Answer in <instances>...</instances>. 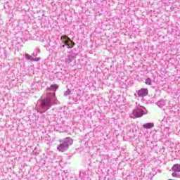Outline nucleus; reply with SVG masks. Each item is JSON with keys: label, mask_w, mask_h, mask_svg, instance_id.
<instances>
[{"label": "nucleus", "mask_w": 180, "mask_h": 180, "mask_svg": "<svg viewBox=\"0 0 180 180\" xmlns=\"http://www.w3.org/2000/svg\"><path fill=\"white\" fill-rule=\"evenodd\" d=\"M77 58V53L74 51H68V55L65 58V63L68 67H74L75 65V58Z\"/></svg>", "instance_id": "7ed1b4c3"}, {"label": "nucleus", "mask_w": 180, "mask_h": 180, "mask_svg": "<svg viewBox=\"0 0 180 180\" xmlns=\"http://www.w3.org/2000/svg\"><path fill=\"white\" fill-rule=\"evenodd\" d=\"M144 115V111L140 108H136L133 110L132 113L131 114V117L132 119H137L139 117H142Z\"/></svg>", "instance_id": "20e7f679"}, {"label": "nucleus", "mask_w": 180, "mask_h": 180, "mask_svg": "<svg viewBox=\"0 0 180 180\" xmlns=\"http://www.w3.org/2000/svg\"><path fill=\"white\" fill-rule=\"evenodd\" d=\"M20 64H23V63H20Z\"/></svg>", "instance_id": "2eb2a0df"}, {"label": "nucleus", "mask_w": 180, "mask_h": 180, "mask_svg": "<svg viewBox=\"0 0 180 180\" xmlns=\"http://www.w3.org/2000/svg\"><path fill=\"white\" fill-rule=\"evenodd\" d=\"M60 143L57 147V149L60 153H64L68 150L69 146L72 144V139H71V137H66L60 141Z\"/></svg>", "instance_id": "f03ea898"}, {"label": "nucleus", "mask_w": 180, "mask_h": 180, "mask_svg": "<svg viewBox=\"0 0 180 180\" xmlns=\"http://www.w3.org/2000/svg\"><path fill=\"white\" fill-rule=\"evenodd\" d=\"M42 16H44V14H42Z\"/></svg>", "instance_id": "4468645a"}, {"label": "nucleus", "mask_w": 180, "mask_h": 180, "mask_svg": "<svg viewBox=\"0 0 180 180\" xmlns=\"http://www.w3.org/2000/svg\"><path fill=\"white\" fill-rule=\"evenodd\" d=\"M51 86L53 87V88H56L57 85L55 84V85H52Z\"/></svg>", "instance_id": "ddd939ff"}, {"label": "nucleus", "mask_w": 180, "mask_h": 180, "mask_svg": "<svg viewBox=\"0 0 180 180\" xmlns=\"http://www.w3.org/2000/svg\"><path fill=\"white\" fill-rule=\"evenodd\" d=\"M43 103L44 105H49L50 103V98H46Z\"/></svg>", "instance_id": "9b49d317"}, {"label": "nucleus", "mask_w": 180, "mask_h": 180, "mask_svg": "<svg viewBox=\"0 0 180 180\" xmlns=\"http://www.w3.org/2000/svg\"><path fill=\"white\" fill-rule=\"evenodd\" d=\"M143 129H153L154 127V123H146L143 125Z\"/></svg>", "instance_id": "6e6552de"}, {"label": "nucleus", "mask_w": 180, "mask_h": 180, "mask_svg": "<svg viewBox=\"0 0 180 180\" xmlns=\"http://www.w3.org/2000/svg\"><path fill=\"white\" fill-rule=\"evenodd\" d=\"M173 173L172 174L173 178H180V165H174L172 167Z\"/></svg>", "instance_id": "39448f33"}, {"label": "nucleus", "mask_w": 180, "mask_h": 180, "mask_svg": "<svg viewBox=\"0 0 180 180\" xmlns=\"http://www.w3.org/2000/svg\"><path fill=\"white\" fill-rule=\"evenodd\" d=\"M37 54H40V49L39 48H37L33 53H32V56L34 57V58H38L37 57Z\"/></svg>", "instance_id": "1a4fd4ad"}, {"label": "nucleus", "mask_w": 180, "mask_h": 180, "mask_svg": "<svg viewBox=\"0 0 180 180\" xmlns=\"http://www.w3.org/2000/svg\"><path fill=\"white\" fill-rule=\"evenodd\" d=\"M60 40L62 43H63V45H61L59 48H58V53H63L65 46H68V49H72V47L75 46V42L71 40V39L67 35H62L60 37Z\"/></svg>", "instance_id": "f257e3e1"}, {"label": "nucleus", "mask_w": 180, "mask_h": 180, "mask_svg": "<svg viewBox=\"0 0 180 180\" xmlns=\"http://www.w3.org/2000/svg\"><path fill=\"white\" fill-rule=\"evenodd\" d=\"M148 95V89H141L138 91V96L141 98H144V96H147Z\"/></svg>", "instance_id": "0eeeda50"}, {"label": "nucleus", "mask_w": 180, "mask_h": 180, "mask_svg": "<svg viewBox=\"0 0 180 180\" xmlns=\"http://www.w3.org/2000/svg\"><path fill=\"white\" fill-rule=\"evenodd\" d=\"M37 12H41L42 13H44V10L39 11H37Z\"/></svg>", "instance_id": "f8f14e48"}, {"label": "nucleus", "mask_w": 180, "mask_h": 180, "mask_svg": "<svg viewBox=\"0 0 180 180\" xmlns=\"http://www.w3.org/2000/svg\"><path fill=\"white\" fill-rule=\"evenodd\" d=\"M24 57L25 58V60H27V61H30L31 63H38V61H40V60H41V58L38 57V58H34L33 57L32 55L25 53L24 54Z\"/></svg>", "instance_id": "423d86ee"}, {"label": "nucleus", "mask_w": 180, "mask_h": 180, "mask_svg": "<svg viewBox=\"0 0 180 180\" xmlns=\"http://www.w3.org/2000/svg\"><path fill=\"white\" fill-rule=\"evenodd\" d=\"M146 85H151V79L150 78L146 79Z\"/></svg>", "instance_id": "9d476101"}]
</instances>
